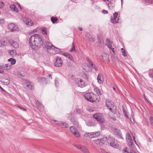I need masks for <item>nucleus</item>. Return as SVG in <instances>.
Wrapping results in <instances>:
<instances>
[{
  "mask_svg": "<svg viewBox=\"0 0 153 153\" xmlns=\"http://www.w3.org/2000/svg\"><path fill=\"white\" fill-rule=\"evenodd\" d=\"M12 68V66L8 64H5L2 65H0V68L3 70H10Z\"/></svg>",
  "mask_w": 153,
  "mask_h": 153,
  "instance_id": "f8f14e48",
  "label": "nucleus"
},
{
  "mask_svg": "<svg viewBox=\"0 0 153 153\" xmlns=\"http://www.w3.org/2000/svg\"><path fill=\"white\" fill-rule=\"evenodd\" d=\"M10 8L12 11H15L17 13L19 11L17 8L14 4L11 5Z\"/></svg>",
  "mask_w": 153,
  "mask_h": 153,
  "instance_id": "b1692460",
  "label": "nucleus"
},
{
  "mask_svg": "<svg viewBox=\"0 0 153 153\" xmlns=\"http://www.w3.org/2000/svg\"><path fill=\"white\" fill-rule=\"evenodd\" d=\"M70 51L71 52H76V50L75 49V46L74 43H73L72 45V48L70 50Z\"/></svg>",
  "mask_w": 153,
  "mask_h": 153,
  "instance_id": "e433bc0d",
  "label": "nucleus"
},
{
  "mask_svg": "<svg viewBox=\"0 0 153 153\" xmlns=\"http://www.w3.org/2000/svg\"><path fill=\"white\" fill-rule=\"evenodd\" d=\"M79 30H81V31L82 30V28L81 27H79Z\"/></svg>",
  "mask_w": 153,
  "mask_h": 153,
  "instance_id": "338daca9",
  "label": "nucleus"
},
{
  "mask_svg": "<svg viewBox=\"0 0 153 153\" xmlns=\"http://www.w3.org/2000/svg\"><path fill=\"white\" fill-rule=\"evenodd\" d=\"M4 5V4L3 2L0 1V8H2Z\"/></svg>",
  "mask_w": 153,
  "mask_h": 153,
  "instance_id": "603ef678",
  "label": "nucleus"
},
{
  "mask_svg": "<svg viewBox=\"0 0 153 153\" xmlns=\"http://www.w3.org/2000/svg\"><path fill=\"white\" fill-rule=\"evenodd\" d=\"M57 124H58L60 126L63 128H67L68 127V125L65 122L59 121Z\"/></svg>",
  "mask_w": 153,
  "mask_h": 153,
  "instance_id": "dca6fc26",
  "label": "nucleus"
},
{
  "mask_svg": "<svg viewBox=\"0 0 153 153\" xmlns=\"http://www.w3.org/2000/svg\"><path fill=\"white\" fill-rule=\"evenodd\" d=\"M133 139L134 140L135 143H136V141L135 140V137L134 136H133Z\"/></svg>",
  "mask_w": 153,
  "mask_h": 153,
  "instance_id": "774afa93",
  "label": "nucleus"
},
{
  "mask_svg": "<svg viewBox=\"0 0 153 153\" xmlns=\"http://www.w3.org/2000/svg\"><path fill=\"white\" fill-rule=\"evenodd\" d=\"M51 20L52 22L53 23L56 22L58 20V19L56 18L53 17H51Z\"/></svg>",
  "mask_w": 153,
  "mask_h": 153,
  "instance_id": "58836bf2",
  "label": "nucleus"
},
{
  "mask_svg": "<svg viewBox=\"0 0 153 153\" xmlns=\"http://www.w3.org/2000/svg\"><path fill=\"white\" fill-rule=\"evenodd\" d=\"M5 43L4 41L0 40V47H4L5 45Z\"/></svg>",
  "mask_w": 153,
  "mask_h": 153,
  "instance_id": "ea45409f",
  "label": "nucleus"
},
{
  "mask_svg": "<svg viewBox=\"0 0 153 153\" xmlns=\"http://www.w3.org/2000/svg\"><path fill=\"white\" fill-rule=\"evenodd\" d=\"M102 12L104 14H106L108 13V11L105 10H103L102 11Z\"/></svg>",
  "mask_w": 153,
  "mask_h": 153,
  "instance_id": "4d7b16f0",
  "label": "nucleus"
},
{
  "mask_svg": "<svg viewBox=\"0 0 153 153\" xmlns=\"http://www.w3.org/2000/svg\"><path fill=\"white\" fill-rule=\"evenodd\" d=\"M126 139L127 140L128 146L130 148V152H128L127 151L126 148L124 149L123 150V153H137L133 149L134 147V144L133 143V140L131 138V136L130 134L127 133L126 135Z\"/></svg>",
  "mask_w": 153,
  "mask_h": 153,
  "instance_id": "f03ea898",
  "label": "nucleus"
},
{
  "mask_svg": "<svg viewBox=\"0 0 153 153\" xmlns=\"http://www.w3.org/2000/svg\"><path fill=\"white\" fill-rule=\"evenodd\" d=\"M42 33L43 34L46 35L47 34V29L46 28L44 27L41 29Z\"/></svg>",
  "mask_w": 153,
  "mask_h": 153,
  "instance_id": "4c0bfd02",
  "label": "nucleus"
},
{
  "mask_svg": "<svg viewBox=\"0 0 153 153\" xmlns=\"http://www.w3.org/2000/svg\"><path fill=\"white\" fill-rule=\"evenodd\" d=\"M35 102L36 104V106H38L40 104H41V103H40L37 100H36L35 101Z\"/></svg>",
  "mask_w": 153,
  "mask_h": 153,
  "instance_id": "13d9d810",
  "label": "nucleus"
},
{
  "mask_svg": "<svg viewBox=\"0 0 153 153\" xmlns=\"http://www.w3.org/2000/svg\"><path fill=\"white\" fill-rule=\"evenodd\" d=\"M85 36L88 37L90 41L91 42H94V39L93 37H92L89 33H87Z\"/></svg>",
  "mask_w": 153,
  "mask_h": 153,
  "instance_id": "72a5a7b5",
  "label": "nucleus"
},
{
  "mask_svg": "<svg viewBox=\"0 0 153 153\" xmlns=\"http://www.w3.org/2000/svg\"><path fill=\"white\" fill-rule=\"evenodd\" d=\"M92 138L97 137L100 134V132L99 131L95 132H91Z\"/></svg>",
  "mask_w": 153,
  "mask_h": 153,
  "instance_id": "5701e85b",
  "label": "nucleus"
},
{
  "mask_svg": "<svg viewBox=\"0 0 153 153\" xmlns=\"http://www.w3.org/2000/svg\"><path fill=\"white\" fill-rule=\"evenodd\" d=\"M38 109L41 111L43 109V106L41 104L38 106H36Z\"/></svg>",
  "mask_w": 153,
  "mask_h": 153,
  "instance_id": "79ce46f5",
  "label": "nucleus"
},
{
  "mask_svg": "<svg viewBox=\"0 0 153 153\" xmlns=\"http://www.w3.org/2000/svg\"><path fill=\"white\" fill-rule=\"evenodd\" d=\"M83 137L85 139L92 138L91 132L85 133L83 135Z\"/></svg>",
  "mask_w": 153,
  "mask_h": 153,
  "instance_id": "aec40b11",
  "label": "nucleus"
},
{
  "mask_svg": "<svg viewBox=\"0 0 153 153\" xmlns=\"http://www.w3.org/2000/svg\"><path fill=\"white\" fill-rule=\"evenodd\" d=\"M145 1L147 4L151 3L153 1V0H145Z\"/></svg>",
  "mask_w": 153,
  "mask_h": 153,
  "instance_id": "c03bdc74",
  "label": "nucleus"
},
{
  "mask_svg": "<svg viewBox=\"0 0 153 153\" xmlns=\"http://www.w3.org/2000/svg\"><path fill=\"white\" fill-rule=\"evenodd\" d=\"M48 76L49 77V78H50L51 79H52V77L51 76V74H49L48 75Z\"/></svg>",
  "mask_w": 153,
  "mask_h": 153,
  "instance_id": "0e129e2a",
  "label": "nucleus"
},
{
  "mask_svg": "<svg viewBox=\"0 0 153 153\" xmlns=\"http://www.w3.org/2000/svg\"><path fill=\"white\" fill-rule=\"evenodd\" d=\"M118 15V13L117 12H115L114 14H113V18L114 19H116L117 18V17Z\"/></svg>",
  "mask_w": 153,
  "mask_h": 153,
  "instance_id": "8fccbe9b",
  "label": "nucleus"
},
{
  "mask_svg": "<svg viewBox=\"0 0 153 153\" xmlns=\"http://www.w3.org/2000/svg\"><path fill=\"white\" fill-rule=\"evenodd\" d=\"M82 77L84 79H88V75L86 74H83L82 75Z\"/></svg>",
  "mask_w": 153,
  "mask_h": 153,
  "instance_id": "49530a36",
  "label": "nucleus"
},
{
  "mask_svg": "<svg viewBox=\"0 0 153 153\" xmlns=\"http://www.w3.org/2000/svg\"><path fill=\"white\" fill-rule=\"evenodd\" d=\"M71 121L73 123V124L76 127H78V124L77 122L75 120L74 117H71L70 118Z\"/></svg>",
  "mask_w": 153,
  "mask_h": 153,
  "instance_id": "412c9836",
  "label": "nucleus"
},
{
  "mask_svg": "<svg viewBox=\"0 0 153 153\" xmlns=\"http://www.w3.org/2000/svg\"><path fill=\"white\" fill-rule=\"evenodd\" d=\"M15 106H16V107H18V108H20V109H21V110H24V111H25V110H25V108H22V107H21L20 106H19V105H15Z\"/></svg>",
  "mask_w": 153,
  "mask_h": 153,
  "instance_id": "09e8293b",
  "label": "nucleus"
},
{
  "mask_svg": "<svg viewBox=\"0 0 153 153\" xmlns=\"http://www.w3.org/2000/svg\"><path fill=\"white\" fill-rule=\"evenodd\" d=\"M62 63V59L59 57L56 58V61L55 62L54 65L55 66L59 67L61 66Z\"/></svg>",
  "mask_w": 153,
  "mask_h": 153,
  "instance_id": "1a4fd4ad",
  "label": "nucleus"
},
{
  "mask_svg": "<svg viewBox=\"0 0 153 153\" xmlns=\"http://www.w3.org/2000/svg\"><path fill=\"white\" fill-rule=\"evenodd\" d=\"M0 88L3 91H5V90H4L0 86Z\"/></svg>",
  "mask_w": 153,
  "mask_h": 153,
  "instance_id": "69168bd1",
  "label": "nucleus"
},
{
  "mask_svg": "<svg viewBox=\"0 0 153 153\" xmlns=\"http://www.w3.org/2000/svg\"><path fill=\"white\" fill-rule=\"evenodd\" d=\"M37 79L41 84L44 85L47 83L46 79L45 78L39 76L37 77Z\"/></svg>",
  "mask_w": 153,
  "mask_h": 153,
  "instance_id": "9d476101",
  "label": "nucleus"
},
{
  "mask_svg": "<svg viewBox=\"0 0 153 153\" xmlns=\"http://www.w3.org/2000/svg\"><path fill=\"white\" fill-rule=\"evenodd\" d=\"M149 120L151 125L153 127V117L152 116H150L149 117Z\"/></svg>",
  "mask_w": 153,
  "mask_h": 153,
  "instance_id": "a18cd8bd",
  "label": "nucleus"
},
{
  "mask_svg": "<svg viewBox=\"0 0 153 153\" xmlns=\"http://www.w3.org/2000/svg\"><path fill=\"white\" fill-rule=\"evenodd\" d=\"M101 152L102 153H109V152H106L105 150L103 149H101Z\"/></svg>",
  "mask_w": 153,
  "mask_h": 153,
  "instance_id": "bf43d9fd",
  "label": "nucleus"
},
{
  "mask_svg": "<svg viewBox=\"0 0 153 153\" xmlns=\"http://www.w3.org/2000/svg\"><path fill=\"white\" fill-rule=\"evenodd\" d=\"M71 121L73 123V124L76 127H78V124L77 122L75 120L74 117H71L70 118Z\"/></svg>",
  "mask_w": 153,
  "mask_h": 153,
  "instance_id": "4be33fe9",
  "label": "nucleus"
},
{
  "mask_svg": "<svg viewBox=\"0 0 153 153\" xmlns=\"http://www.w3.org/2000/svg\"><path fill=\"white\" fill-rule=\"evenodd\" d=\"M9 42L12 45V46L15 48H18L19 47V45L16 42L13 40H10L9 41Z\"/></svg>",
  "mask_w": 153,
  "mask_h": 153,
  "instance_id": "f3484780",
  "label": "nucleus"
},
{
  "mask_svg": "<svg viewBox=\"0 0 153 153\" xmlns=\"http://www.w3.org/2000/svg\"><path fill=\"white\" fill-rule=\"evenodd\" d=\"M76 111L77 113H79L80 112V110L78 109H76Z\"/></svg>",
  "mask_w": 153,
  "mask_h": 153,
  "instance_id": "680f3d73",
  "label": "nucleus"
},
{
  "mask_svg": "<svg viewBox=\"0 0 153 153\" xmlns=\"http://www.w3.org/2000/svg\"><path fill=\"white\" fill-rule=\"evenodd\" d=\"M55 85L56 87H57L59 85V81L58 79L56 78L55 80Z\"/></svg>",
  "mask_w": 153,
  "mask_h": 153,
  "instance_id": "de8ad7c7",
  "label": "nucleus"
},
{
  "mask_svg": "<svg viewBox=\"0 0 153 153\" xmlns=\"http://www.w3.org/2000/svg\"><path fill=\"white\" fill-rule=\"evenodd\" d=\"M87 125L89 126H94L95 125V123L93 120H90L88 122Z\"/></svg>",
  "mask_w": 153,
  "mask_h": 153,
  "instance_id": "bb28decb",
  "label": "nucleus"
},
{
  "mask_svg": "<svg viewBox=\"0 0 153 153\" xmlns=\"http://www.w3.org/2000/svg\"><path fill=\"white\" fill-rule=\"evenodd\" d=\"M87 61L89 63L90 65H91L92 66L93 65V64L91 63V60L90 59H87Z\"/></svg>",
  "mask_w": 153,
  "mask_h": 153,
  "instance_id": "5fc2aeb1",
  "label": "nucleus"
},
{
  "mask_svg": "<svg viewBox=\"0 0 153 153\" xmlns=\"http://www.w3.org/2000/svg\"><path fill=\"white\" fill-rule=\"evenodd\" d=\"M63 55L66 57H67L71 60H72L73 59L72 56L71 54L68 53H64L63 54Z\"/></svg>",
  "mask_w": 153,
  "mask_h": 153,
  "instance_id": "f704fd0d",
  "label": "nucleus"
},
{
  "mask_svg": "<svg viewBox=\"0 0 153 153\" xmlns=\"http://www.w3.org/2000/svg\"><path fill=\"white\" fill-rule=\"evenodd\" d=\"M94 91L98 95H101V93L100 90L97 87H95L94 89Z\"/></svg>",
  "mask_w": 153,
  "mask_h": 153,
  "instance_id": "c85d7f7f",
  "label": "nucleus"
},
{
  "mask_svg": "<svg viewBox=\"0 0 153 153\" xmlns=\"http://www.w3.org/2000/svg\"><path fill=\"white\" fill-rule=\"evenodd\" d=\"M82 152L83 153H89V152L88 149L85 146L83 147V149Z\"/></svg>",
  "mask_w": 153,
  "mask_h": 153,
  "instance_id": "c9c22d12",
  "label": "nucleus"
},
{
  "mask_svg": "<svg viewBox=\"0 0 153 153\" xmlns=\"http://www.w3.org/2000/svg\"><path fill=\"white\" fill-rule=\"evenodd\" d=\"M1 82H3L4 85H9L10 83V81L8 78L5 79V78L3 77L1 79Z\"/></svg>",
  "mask_w": 153,
  "mask_h": 153,
  "instance_id": "2eb2a0df",
  "label": "nucleus"
},
{
  "mask_svg": "<svg viewBox=\"0 0 153 153\" xmlns=\"http://www.w3.org/2000/svg\"><path fill=\"white\" fill-rule=\"evenodd\" d=\"M83 68L87 72H90L91 71V67L87 64H84L83 66Z\"/></svg>",
  "mask_w": 153,
  "mask_h": 153,
  "instance_id": "6ab92c4d",
  "label": "nucleus"
},
{
  "mask_svg": "<svg viewBox=\"0 0 153 153\" xmlns=\"http://www.w3.org/2000/svg\"><path fill=\"white\" fill-rule=\"evenodd\" d=\"M97 80L100 84L102 83L103 81V78L102 74H99L97 77Z\"/></svg>",
  "mask_w": 153,
  "mask_h": 153,
  "instance_id": "a211bd4d",
  "label": "nucleus"
},
{
  "mask_svg": "<svg viewBox=\"0 0 153 153\" xmlns=\"http://www.w3.org/2000/svg\"><path fill=\"white\" fill-rule=\"evenodd\" d=\"M85 97L87 100L91 102H95L97 99L96 96L92 92L86 93Z\"/></svg>",
  "mask_w": 153,
  "mask_h": 153,
  "instance_id": "7ed1b4c3",
  "label": "nucleus"
},
{
  "mask_svg": "<svg viewBox=\"0 0 153 153\" xmlns=\"http://www.w3.org/2000/svg\"><path fill=\"white\" fill-rule=\"evenodd\" d=\"M105 104L107 108L111 111L113 112L115 111L116 107L112 101L109 100H107L106 101Z\"/></svg>",
  "mask_w": 153,
  "mask_h": 153,
  "instance_id": "39448f33",
  "label": "nucleus"
},
{
  "mask_svg": "<svg viewBox=\"0 0 153 153\" xmlns=\"http://www.w3.org/2000/svg\"><path fill=\"white\" fill-rule=\"evenodd\" d=\"M110 144L111 146L114 148H116L119 146L115 142V140H114V141L110 142Z\"/></svg>",
  "mask_w": 153,
  "mask_h": 153,
  "instance_id": "c756f323",
  "label": "nucleus"
},
{
  "mask_svg": "<svg viewBox=\"0 0 153 153\" xmlns=\"http://www.w3.org/2000/svg\"><path fill=\"white\" fill-rule=\"evenodd\" d=\"M101 139L102 140V142H104L105 143V142H107V137H103Z\"/></svg>",
  "mask_w": 153,
  "mask_h": 153,
  "instance_id": "37998d69",
  "label": "nucleus"
},
{
  "mask_svg": "<svg viewBox=\"0 0 153 153\" xmlns=\"http://www.w3.org/2000/svg\"><path fill=\"white\" fill-rule=\"evenodd\" d=\"M4 22V19H1L0 20V23L1 24H3Z\"/></svg>",
  "mask_w": 153,
  "mask_h": 153,
  "instance_id": "6e6d98bb",
  "label": "nucleus"
},
{
  "mask_svg": "<svg viewBox=\"0 0 153 153\" xmlns=\"http://www.w3.org/2000/svg\"><path fill=\"white\" fill-rule=\"evenodd\" d=\"M9 53L10 56L12 57H14L16 56V51L15 50H11L9 51Z\"/></svg>",
  "mask_w": 153,
  "mask_h": 153,
  "instance_id": "a878e982",
  "label": "nucleus"
},
{
  "mask_svg": "<svg viewBox=\"0 0 153 153\" xmlns=\"http://www.w3.org/2000/svg\"><path fill=\"white\" fill-rule=\"evenodd\" d=\"M55 50L54 49L53 50V51H55V52L56 53H58L59 52L60 50L59 49H58L56 48V47H55Z\"/></svg>",
  "mask_w": 153,
  "mask_h": 153,
  "instance_id": "3c124183",
  "label": "nucleus"
},
{
  "mask_svg": "<svg viewBox=\"0 0 153 153\" xmlns=\"http://www.w3.org/2000/svg\"><path fill=\"white\" fill-rule=\"evenodd\" d=\"M93 117L96 119L100 123L102 124L105 122V120L102 114L96 113L93 115Z\"/></svg>",
  "mask_w": 153,
  "mask_h": 153,
  "instance_id": "20e7f679",
  "label": "nucleus"
},
{
  "mask_svg": "<svg viewBox=\"0 0 153 153\" xmlns=\"http://www.w3.org/2000/svg\"><path fill=\"white\" fill-rule=\"evenodd\" d=\"M26 85L27 88L30 89L32 90L33 89V83L30 81H26Z\"/></svg>",
  "mask_w": 153,
  "mask_h": 153,
  "instance_id": "4468645a",
  "label": "nucleus"
},
{
  "mask_svg": "<svg viewBox=\"0 0 153 153\" xmlns=\"http://www.w3.org/2000/svg\"><path fill=\"white\" fill-rule=\"evenodd\" d=\"M8 29L11 32L17 31L19 28L17 25L13 23H10L8 25Z\"/></svg>",
  "mask_w": 153,
  "mask_h": 153,
  "instance_id": "0eeeda50",
  "label": "nucleus"
},
{
  "mask_svg": "<svg viewBox=\"0 0 153 153\" xmlns=\"http://www.w3.org/2000/svg\"><path fill=\"white\" fill-rule=\"evenodd\" d=\"M91 67H92L93 68H94V69L95 70V71H97V68L95 66H92L91 65Z\"/></svg>",
  "mask_w": 153,
  "mask_h": 153,
  "instance_id": "052dcab7",
  "label": "nucleus"
},
{
  "mask_svg": "<svg viewBox=\"0 0 153 153\" xmlns=\"http://www.w3.org/2000/svg\"><path fill=\"white\" fill-rule=\"evenodd\" d=\"M70 130L71 133L76 137H79L80 136V134L78 130L74 126H71L70 128Z\"/></svg>",
  "mask_w": 153,
  "mask_h": 153,
  "instance_id": "423d86ee",
  "label": "nucleus"
},
{
  "mask_svg": "<svg viewBox=\"0 0 153 153\" xmlns=\"http://www.w3.org/2000/svg\"><path fill=\"white\" fill-rule=\"evenodd\" d=\"M114 139L113 137L111 136H108L107 137V142L108 143H110V142L113 141H114Z\"/></svg>",
  "mask_w": 153,
  "mask_h": 153,
  "instance_id": "7c9ffc66",
  "label": "nucleus"
},
{
  "mask_svg": "<svg viewBox=\"0 0 153 153\" xmlns=\"http://www.w3.org/2000/svg\"><path fill=\"white\" fill-rule=\"evenodd\" d=\"M77 84L81 88H82L85 85V82L81 79H77Z\"/></svg>",
  "mask_w": 153,
  "mask_h": 153,
  "instance_id": "ddd939ff",
  "label": "nucleus"
},
{
  "mask_svg": "<svg viewBox=\"0 0 153 153\" xmlns=\"http://www.w3.org/2000/svg\"><path fill=\"white\" fill-rule=\"evenodd\" d=\"M45 45L48 51H50L51 50L53 51V50L54 49L55 50V47L50 42H46L45 43Z\"/></svg>",
  "mask_w": 153,
  "mask_h": 153,
  "instance_id": "6e6552de",
  "label": "nucleus"
},
{
  "mask_svg": "<svg viewBox=\"0 0 153 153\" xmlns=\"http://www.w3.org/2000/svg\"><path fill=\"white\" fill-rule=\"evenodd\" d=\"M42 36L38 34L32 35L29 39V44L33 49L38 50L42 47L43 42Z\"/></svg>",
  "mask_w": 153,
  "mask_h": 153,
  "instance_id": "f257e3e1",
  "label": "nucleus"
},
{
  "mask_svg": "<svg viewBox=\"0 0 153 153\" xmlns=\"http://www.w3.org/2000/svg\"><path fill=\"white\" fill-rule=\"evenodd\" d=\"M122 55L124 56H127V54L126 53L125 51H122Z\"/></svg>",
  "mask_w": 153,
  "mask_h": 153,
  "instance_id": "864d4df0",
  "label": "nucleus"
},
{
  "mask_svg": "<svg viewBox=\"0 0 153 153\" xmlns=\"http://www.w3.org/2000/svg\"><path fill=\"white\" fill-rule=\"evenodd\" d=\"M23 20L25 24L28 26H32L33 25V22L30 19H27L26 18H24Z\"/></svg>",
  "mask_w": 153,
  "mask_h": 153,
  "instance_id": "9b49d317",
  "label": "nucleus"
},
{
  "mask_svg": "<svg viewBox=\"0 0 153 153\" xmlns=\"http://www.w3.org/2000/svg\"><path fill=\"white\" fill-rule=\"evenodd\" d=\"M74 146L75 147H76V148L78 149L79 150L82 152V150L83 149V147L85 146H82L80 145L79 144H75L74 145Z\"/></svg>",
  "mask_w": 153,
  "mask_h": 153,
  "instance_id": "cd10ccee",
  "label": "nucleus"
},
{
  "mask_svg": "<svg viewBox=\"0 0 153 153\" xmlns=\"http://www.w3.org/2000/svg\"><path fill=\"white\" fill-rule=\"evenodd\" d=\"M8 61L10 62L11 64V65H14L16 63V60L15 59L13 58H10L8 59Z\"/></svg>",
  "mask_w": 153,
  "mask_h": 153,
  "instance_id": "473e14b6",
  "label": "nucleus"
},
{
  "mask_svg": "<svg viewBox=\"0 0 153 153\" xmlns=\"http://www.w3.org/2000/svg\"><path fill=\"white\" fill-rule=\"evenodd\" d=\"M112 51V52L114 53V48H112L111 47V48H109Z\"/></svg>",
  "mask_w": 153,
  "mask_h": 153,
  "instance_id": "e2e57ef3",
  "label": "nucleus"
},
{
  "mask_svg": "<svg viewBox=\"0 0 153 153\" xmlns=\"http://www.w3.org/2000/svg\"><path fill=\"white\" fill-rule=\"evenodd\" d=\"M111 22L113 24L116 23L118 22V21L117 20H116V19H111Z\"/></svg>",
  "mask_w": 153,
  "mask_h": 153,
  "instance_id": "a19ab883",
  "label": "nucleus"
},
{
  "mask_svg": "<svg viewBox=\"0 0 153 153\" xmlns=\"http://www.w3.org/2000/svg\"><path fill=\"white\" fill-rule=\"evenodd\" d=\"M106 44L109 48H111L112 45V42L109 39H107L106 41Z\"/></svg>",
  "mask_w": 153,
  "mask_h": 153,
  "instance_id": "393cba45",
  "label": "nucleus"
},
{
  "mask_svg": "<svg viewBox=\"0 0 153 153\" xmlns=\"http://www.w3.org/2000/svg\"><path fill=\"white\" fill-rule=\"evenodd\" d=\"M94 142L97 144H100V145H102L104 144V142H102V140H101V139H97L95 140Z\"/></svg>",
  "mask_w": 153,
  "mask_h": 153,
  "instance_id": "2f4dec72",
  "label": "nucleus"
}]
</instances>
